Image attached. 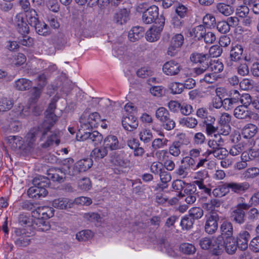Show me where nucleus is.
Returning a JSON list of instances; mask_svg holds the SVG:
<instances>
[{
	"label": "nucleus",
	"mask_w": 259,
	"mask_h": 259,
	"mask_svg": "<svg viewBox=\"0 0 259 259\" xmlns=\"http://www.w3.org/2000/svg\"><path fill=\"white\" fill-rule=\"evenodd\" d=\"M81 172L77 166V163L64 169L56 168H51L48 170V175L53 181L63 182L66 178V175L76 176Z\"/></svg>",
	"instance_id": "f257e3e1"
},
{
	"label": "nucleus",
	"mask_w": 259,
	"mask_h": 259,
	"mask_svg": "<svg viewBox=\"0 0 259 259\" xmlns=\"http://www.w3.org/2000/svg\"><path fill=\"white\" fill-rule=\"evenodd\" d=\"M223 241L222 235L212 237H203L199 241V244L201 248L205 250H209L212 254L220 255L221 251V243Z\"/></svg>",
	"instance_id": "f03ea898"
},
{
	"label": "nucleus",
	"mask_w": 259,
	"mask_h": 259,
	"mask_svg": "<svg viewBox=\"0 0 259 259\" xmlns=\"http://www.w3.org/2000/svg\"><path fill=\"white\" fill-rule=\"evenodd\" d=\"M241 202L238 203L235 206L231 208L230 210V218L231 221L235 224L242 225L246 221V211L249 209L246 205V202L243 200V197H240Z\"/></svg>",
	"instance_id": "7ed1b4c3"
},
{
	"label": "nucleus",
	"mask_w": 259,
	"mask_h": 259,
	"mask_svg": "<svg viewBox=\"0 0 259 259\" xmlns=\"http://www.w3.org/2000/svg\"><path fill=\"white\" fill-rule=\"evenodd\" d=\"M50 130L46 126V123H42L38 126L31 128L25 137V142L28 147H32L37 137H40V140L42 141Z\"/></svg>",
	"instance_id": "20e7f679"
},
{
	"label": "nucleus",
	"mask_w": 259,
	"mask_h": 259,
	"mask_svg": "<svg viewBox=\"0 0 259 259\" xmlns=\"http://www.w3.org/2000/svg\"><path fill=\"white\" fill-rule=\"evenodd\" d=\"M100 115L97 112L90 114L88 111H84L79 118L80 127L79 130L84 131L96 127L100 120Z\"/></svg>",
	"instance_id": "39448f33"
},
{
	"label": "nucleus",
	"mask_w": 259,
	"mask_h": 259,
	"mask_svg": "<svg viewBox=\"0 0 259 259\" xmlns=\"http://www.w3.org/2000/svg\"><path fill=\"white\" fill-rule=\"evenodd\" d=\"M29 108H23L21 112H16L12 111L7 117V123H6L8 126V129L11 132H18L21 128V123L18 120V115L27 116L29 114Z\"/></svg>",
	"instance_id": "423d86ee"
},
{
	"label": "nucleus",
	"mask_w": 259,
	"mask_h": 259,
	"mask_svg": "<svg viewBox=\"0 0 259 259\" xmlns=\"http://www.w3.org/2000/svg\"><path fill=\"white\" fill-rule=\"evenodd\" d=\"M165 23V18L163 15H160L157 20L156 25L151 27L146 33L145 37L148 41L154 42L157 41L160 36Z\"/></svg>",
	"instance_id": "0eeeda50"
},
{
	"label": "nucleus",
	"mask_w": 259,
	"mask_h": 259,
	"mask_svg": "<svg viewBox=\"0 0 259 259\" xmlns=\"http://www.w3.org/2000/svg\"><path fill=\"white\" fill-rule=\"evenodd\" d=\"M220 217L216 211H212L206 215L204 231L208 234L212 235L216 232L218 228Z\"/></svg>",
	"instance_id": "6e6552de"
},
{
	"label": "nucleus",
	"mask_w": 259,
	"mask_h": 259,
	"mask_svg": "<svg viewBox=\"0 0 259 259\" xmlns=\"http://www.w3.org/2000/svg\"><path fill=\"white\" fill-rule=\"evenodd\" d=\"M76 136L80 138V140H88L89 142L93 144L95 146L101 143L103 140L102 135L96 131L90 132L79 130Z\"/></svg>",
	"instance_id": "1a4fd4ad"
},
{
	"label": "nucleus",
	"mask_w": 259,
	"mask_h": 259,
	"mask_svg": "<svg viewBox=\"0 0 259 259\" xmlns=\"http://www.w3.org/2000/svg\"><path fill=\"white\" fill-rule=\"evenodd\" d=\"M57 100L53 98L45 112V118L42 123H46V126L52 129L58 120V117L55 114Z\"/></svg>",
	"instance_id": "9d476101"
},
{
	"label": "nucleus",
	"mask_w": 259,
	"mask_h": 259,
	"mask_svg": "<svg viewBox=\"0 0 259 259\" xmlns=\"http://www.w3.org/2000/svg\"><path fill=\"white\" fill-rule=\"evenodd\" d=\"M15 244L18 247H24L31 242L30 236L26 233L24 229L15 228L13 234Z\"/></svg>",
	"instance_id": "9b49d317"
},
{
	"label": "nucleus",
	"mask_w": 259,
	"mask_h": 259,
	"mask_svg": "<svg viewBox=\"0 0 259 259\" xmlns=\"http://www.w3.org/2000/svg\"><path fill=\"white\" fill-rule=\"evenodd\" d=\"M197 188L195 186V184L190 183L186 184V186L184 190V193L180 192L178 196L179 197L184 198L185 201L188 204H192L196 200Z\"/></svg>",
	"instance_id": "f8f14e48"
},
{
	"label": "nucleus",
	"mask_w": 259,
	"mask_h": 259,
	"mask_svg": "<svg viewBox=\"0 0 259 259\" xmlns=\"http://www.w3.org/2000/svg\"><path fill=\"white\" fill-rule=\"evenodd\" d=\"M184 38L182 34H176L170 40L167 54L171 57L176 56L184 44Z\"/></svg>",
	"instance_id": "ddd939ff"
},
{
	"label": "nucleus",
	"mask_w": 259,
	"mask_h": 259,
	"mask_svg": "<svg viewBox=\"0 0 259 259\" xmlns=\"http://www.w3.org/2000/svg\"><path fill=\"white\" fill-rule=\"evenodd\" d=\"M181 65L175 60H171L164 64L162 67L163 73L167 75H178L182 70Z\"/></svg>",
	"instance_id": "4468645a"
},
{
	"label": "nucleus",
	"mask_w": 259,
	"mask_h": 259,
	"mask_svg": "<svg viewBox=\"0 0 259 259\" xmlns=\"http://www.w3.org/2000/svg\"><path fill=\"white\" fill-rule=\"evenodd\" d=\"M158 8L155 5L150 6L149 9L142 14V21L145 24H151L153 22L156 23L158 17Z\"/></svg>",
	"instance_id": "2eb2a0df"
},
{
	"label": "nucleus",
	"mask_w": 259,
	"mask_h": 259,
	"mask_svg": "<svg viewBox=\"0 0 259 259\" xmlns=\"http://www.w3.org/2000/svg\"><path fill=\"white\" fill-rule=\"evenodd\" d=\"M221 251H220V254H221L224 250H225L226 252L229 254H234L238 246L236 241V239L234 237H223V241L221 243Z\"/></svg>",
	"instance_id": "dca6fc26"
},
{
	"label": "nucleus",
	"mask_w": 259,
	"mask_h": 259,
	"mask_svg": "<svg viewBox=\"0 0 259 259\" xmlns=\"http://www.w3.org/2000/svg\"><path fill=\"white\" fill-rule=\"evenodd\" d=\"M187 141L185 139V135H180L178 139L172 143L168 148L169 153L174 157H179L181 154V149L184 144H186Z\"/></svg>",
	"instance_id": "f3484780"
},
{
	"label": "nucleus",
	"mask_w": 259,
	"mask_h": 259,
	"mask_svg": "<svg viewBox=\"0 0 259 259\" xmlns=\"http://www.w3.org/2000/svg\"><path fill=\"white\" fill-rule=\"evenodd\" d=\"M203 125L205 127V132L209 136H212L215 138L220 137L219 133L216 134L218 131V127L215 126V118L211 116H209L203 121Z\"/></svg>",
	"instance_id": "a211bd4d"
},
{
	"label": "nucleus",
	"mask_w": 259,
	"mask_h": 259,
	"mask_svg": "<svg viewBox=\"0 0 259 259\" xmlns=\"http://www.w3.org/2000/svg\"><path fill=\"white\" fill-rule=\"evenodd\" d=\"M122 125L125 130L132 131L137 128L138 121L134 115L131 113H126L122 117Z\"/></svg>",
	"instance_id": "6ab92c4d"
},
{
	"label": "nucleus",
	"mask_w": 259,
	"mask_h": 259,
	"mask_svg": "<svg viewBox=\"0 0 259 259\" xmlns=\"http://www.w3.org/2000/svg\"><path fill=\"white\" fill-rule=\"evenodd\" d=\"M15 25L17 31L21 35L28 34L29 28L25 21L23 14L19 13L15 17Z\"/></svg>",
	"instance_id": "aec40b11"
},
{
	"label": "nucleus",
	"mask_w": 259,
	"mask_h": 259,
	"mask_svg": "<svg viewBox=\"0 0 259 259\" xmlns=\"http://www.w3.org/2000/svg\"><path fill=\"white\" fill-rule=\"evenodd\" d=\"M130 10L123 8L116 11L113 16V21L118 25L126 23L130 20Z\"/></svg>",
	"instance_id": "412c9836"
},
{
	"label": "nucleus",
	"mask_w": 259,
	"mask_h": 259,
	"mask_svg": "<svg viewBox=\"0 0 259 259\" xmlns=\"http://www.w3.org/2000/svg\"><path fill=\"white\" fill-rule=\"evenodd\" d=\"M250 237V234L248 231H240L237 235L236 239H235L238 248L242 251L246 250L248 246V242Z\"/></svg>",
	"instance_id": "4be33fe9"
},
{
	"label": "nucleus",
	"mask_w": 259,
	"mask_h": 259,
	"mask_svg": "<svg viewBox=\"0 0 259 259\" xmlns=\"http://www.w3.org/2000/svg\"><path fill=\"white\" fill-rule=\"evenodd\" d=\"M191 61L194 63H199L201 66H209L210 61V55L198 53H193L190 57Z\"/></svg>",
	"instance_id": "5701e85b"
},
{
	"label": "nucleus",
	"mask_w": 259,
	"mask_h": 259,
	"mask_svg": "<svg viewBox=\"0 0 259 259\" xmlns=\"http://www.w3.org/2000/svg\"><path fill=\"white\" fill-rule=\"evenodd\" d=\"M49 132H50L51 134L48 137L46 141L42 144L41 146L42 148H47L52 146L54 144L58 146L60 143V138L62 135L60 131L55 130L53 132L50 131Z\"/></svg>",
	"instance_id": "b1692460"
},
{
	"label": "nucleus",
	"mask_w": 259,
	"mask_h": 259,
	"mask_svg": "<svg viewBox=\"0 0 259 259\" xmlns=\"http://www.w3.org/2000/svg\"><path fill=\"white\" fill-rule=\"evenodd\" d=\"M7 144L13 150H17L23 148L24 141L19 136H10L5 138Z\"/></svg>",
	"instance_id": "393cba45"
},
{
	"label": "nucleus",
	"mask_w": 259,
	"mask_h": 259,
	"mask_svg": "<svg viewBox=\"0 0 259 259\" xmlns=\"http://www.w3.org/2000/svg\"><path fill=\"white\" fill-rule=\"evenodd\" d=\"M228 184L230 189L237 194H242L246 192L250 187L249 183L247 182L242 183L230 182Z\"/></svg>",
	"instance_id": "a878e982"
},
{
	"label": "nucleus",
	"mask_w": 259,
	"mask_h": 259,
	"mask_svg": "<svg viewBox=\"0 0 259 259\" xmlns=\"http://www.w3.org/2000/svg\"><path fill=\"white\" fill-rule=\"evenodd\" d=\"M32 227L33 229L40 232L47 231L51 228L49 222L42 218L33 219Z\"/></svg>",
	"instance_id": "bb28decb"
},
{
	"label": "nucleus",
	"mask_w": 259,
	"mask_h": 259,
	"mask_svg": "<svg viewBox=\"0 0 259 259\" xmlns=\"http://www.w3.org/2000/svg\"><path fill=\"white\" fill-rule=\"evenodd\" d=\"M104 146L107 150H115L121 148L117 138L113 135L108 136L104 139Z\"/></svg>",
	"instance_id": "cd10ccee"
},
{
	"label": "nucleus",
	"mask_w": 259,
	"mask_h": 259,
	"mask_svg": "<svg viewBox=\"0 0 259 259\" xmlns=\"http://www.w3.org/2000/svg\"><path fill=\"white\" fill-rule=\"evenodd\" d=\"M73 205V201L67 198H59L55 199L52 202L53 207L60 209L71 208Z\"/></svg>",
	"instance_id": "c85d7f7f"
},
{
	"label": "nucleus",
	"mask_w": 259,
	"mask_h": 259,
	"mask_svg": "<svg viewBox=\"0 0 259 259\" xmlns=\"http://www.w3.org/2000/svg\"><path fill=\"white\" fill-rule=\"evenodd\" d=\"M144 29L140 26L133 27L128 32V37L132 42H135L141 39L144 35Z\"/></svg>",
	"instance_id": "c756f323"
},
{
	"label": "nucleus",
	"mask_w": 259,
	"mask_h": 259,
	"mask_svg": "<svg viewBox=\"0 0 259 259\" xmlns=\"http://www.w3.org/2000/svg\"><path fill=\"white\" fill-rule=\"evenodd\" d=\"M258 131L257 127L251 123L246 124L242 130L241 134L245 139H250L253 137Z\"/></svg>",
	"instance_id": "7c9ffc66"
},
{
	"label": "nucleus",
	"mask_w": 259,
	"mask_h": 259,
	"mask_svg": "<svg viewBox=\"0 0 259 259\" xmlns=\"http://www.w3.org/2000/svg\"><path fill=\"white\" fill-rule=\"evenodd\" d=\"M247 107L242 105L236 107L234 110V116L240 119H246L250 117V111Z\"/></svg>",
	"instance_id": "2f4dec72"
},
{
	"label": "nucleus",
	"mask_w": 259,
	"mask_h": 259,
	"mask_svg": "<svg viewBox=\"0 0 259 259\" xmlns=\"http://www.w3.org/2000/svg\"><path fill=\"white\" fill-rule=\"evenodd\" d=\"M206 30V28L203 25H199L190 30V36L193 37L195 40H200L203 39Z\"/></svg>",
	"instance_id": "473e14b6"
},
{
	"label": "nucleus",
	"mask_w": 259,
	"mask_h": 259,
	"mask_svg": "<svg viewBox=\"0 0 259 259\" xmlns=\"http://www.w3.org/2000/svg\"><path fill=\"white\" fill-rule=\"evenodd\" d=\"M221 235L222 237H233V227L232 222L224 221L220 227Z\"/></svg>",
	"instance_id": "72a5a7b5"
},
{
	"label": "nucleus",
	"mask_w": 259,
	"mask_h": 259,
	"mask_svg": "<svg viewBox=\"0 0 259 259\" xmlns=\"http://www.w3.org/2000/svg\"><path fill=\"white\" fill-rule=\"evenodd\" d=\"M47 187H40L34 186L30 187L28 190V194L29 197H35L37 196L39 197L40 196L45 197L48 194V191L46 190Z\"/></svg>",
	"instance_id": "f704fd0d"
},
{
	"label": "nucleus",
	"mask_w": 259,
	"mask_h": 259,
	"mask_svg": "<svg viewBox=\"0 0 259 259\" xmlns=\"http://www.w3.org/2000/svg\"><path fill=\"white\" fill-rule=\"evenodd\" d=\"M31 26L35 28L36 32L39 35L47 36L50 34V29L44 22H40L38 20L35 25Z\"/></svg>",
	"instance_id": "c9c22d12"
},
{
	"label": "nucleus",
	"mask_w": 259,
	"mask_h": 259,
	"mask_svg": "<svg viewBox=\"0 0 259 259\" xmlns=\"http://www.w3.org/2000/svg\"><path fill=\"white\" fill-rule=\"evenodd\" d=\"M32 85L31 81L26 78H22L15 81L14 87L18 91H26L30 89Z\"/></svg>",
	"instance_id": "e433bc0d"
},
{
	"label": "nucleus",
	"mask_w": 259,
	"mask_h": 259,
	"mask_svg": "<svg viewBox=\"0 0 259 259\" xmlns=\"http://www.w3.org/2000/svg\"><path fill=\"white\" fill-rule=\"evenodd\" d=\"M222 204V202L220 200L216 198H212L209 200L208 202L203 203L202 204V207L206 211H209L210 212L215 211V208H219Z\"/></svg>",
	"instance_id": "4c0bfd02"
},
{
	"label": "nucleus",
	"mask_w": 259,
	"mask_h": 259,
	"mask_svg": "<svg viewBox=\"0 0 259 259\" xmlns=\"http://www.w3.org/2000/svg\"><path fill=\"white\" fill-rule=\"evenodd\" d=\"M48 177L42 176H38L34 178L32 181L33 185L40 187H48L50 184V179H52L48 175V170L47 171Z\"/></svg>",
	"instance_id": "58836bf2"
},
{
	"label": "nucleus",
	"mask_w": 259,
	"mask_h": 259,
	"mask_svg": "<svg viewBox=\"0 0 259 259\" xmlns=\"http://www.w3.org/2000/svg\"><path fill=\"white\" fill-rule=\"evenodd\" d=\"M215 8L218 12L226 16L231 15L234 12V9L232 6L224 3H218Z\"/></svg>",
	"instance_id": "ea45409f"
},
{
	"label": "nucleus",
	"mask_w": 259,
	"mask_h": 259,
	"mask_svg": "<svg viewBox=\"0 0 259 259\" xmlns=\"http://www.w3.org/2000/svg\"><path fill=\"white\" fill-rule=\"evenodd\" d=\"M113 54L114 56L122 60H125L127 58L126 47L124 45L115 46L114 49Z\"/></svg>",
	"instance_id": "a19ab883"
},
{
	"label": "nucleus",
	"mask_w": 259,
	"mask_h": 259,
	"mask_svg": "<svg viewBox=\"0 0 259 259\" xmlns=\"http://www.w3.org/2000/svg\"><path fill=\"white\" fill-rule=\"evenodd\" d=\"M228 186V183H226L222 185L218 186L213 190L212 192V195L215 197H221L225 196L230 191V188Z\"/></svg>",
	"instance_id": "79ce46f5"
},
{
	"label": "nucleus",
	"mask_w": 259,
	"mask_h": 259,
	"mask_svg": "<svg viewBox=\"0 0 259 259\" xmlns=\"http://www.w3.org/2000/svg\"><path fill=\"white\" fill-rule=\"evenodd\" d=\"M243 49L241 45H236L230 51V58L231 61H237L241 58Z\"/></svg>",
	"instance_id": "37998d69"
},
{
	"label": "nucleus",
	"mask_w": 259,
	"mask_h": 259,
	"mask_svg": "<svg viewBox=\"0 0 259 259\" xmlns=\"http://www.w3.org/2000/svg\"><path fill=\"white\" fill-rule=\"evenodd\" d=\"M179 123L183 126L193 128L197 125L198 121L195 118L188 117L180 118Z\"/></svg>",
	"instance_id": "c03bdc74"
},
{
	"label": "nucleus",
	"mask_w": 259,
	"mask_h": 259,
	"mask_svg": "<svg viewBox=\"0 0 259 259\" xmlns=\"http://www.w3.org/2000/svg\"><path fill=\"white\" fill-rule=\"evenodd\" d=\"M77 166L81 172H84L89 169L93 165V160L91 158L82 159L76 162Z\"/></svg>",
	"instance_id": "a18cd8bd"
},
{
	"label": "nucleus",
	"mask_w": 259,
	"mask_h": 259,
	"mask_svg": "<svg viewBox=\"0 0 259 259\" xmlns=\"http://www.w3.org/2000/svg\"><path fill=\"white\" fill-rule=\"evenodd\" d=\"M190 170L184 164L179 165L178 167L174 171V174L181 179H185L188 177Z\"/></svg>",
	"instance_id": "49530a36"
},
{
	"label": "nucleus",
	"mask_w": 259,
	"mask_h": 259,
	"mask_svg": "<svg viewBox=\"0 0 259 259\" xmlns=\"http://www.w3.org/2000/svg\"><path fill=\"white\" fill-rule=\"evenodd\" d=\"M33 222V218L24 213L19 214L18 217V223L22 226H32Z\"/></svg>",
	"instance_id": "de8ad7c7"
},
{
	"label": "nucleus",
	"mask_w": 259,
	"mask_h": 259,
	"mask_svg": "<svg viewBox=\"0 0 259 259\" xmlns=\"http://www.w3.org/2000/svg\"><path fill=\"white\" fill-rule=\"evenodd\" d=\"M25 16L27 18L28 24L31 26L36 24V22L38 20V15L36 11L31 9L28 11L25 12Z\"/></svg>",
	"instance_id": "09e8293b"
},
{
	"label": "nucleus",
	"mask_w": 259,
	"mask_h": 259,
	"mask_svg": "<svg viewBox=\"0 0 259 259\" xmlns=\"http://www.w3.org/2000/svg\"><path fill=\"white\" fill-rule=\"evenodd\" d=\"M93 236V232L90 230L79 231L76 234V239L79 241H86Z\"/></svg>",
	"instance_id": "8fccbe9b"
},
{
	"label": "nucleus",
	"mask_w": 259,
	"mask_h": 259,
	"mask_svg": "<svg viewBox=\"0 0 259 259\" xmlns=\"http://www.w3.org/2000/svg\"><path fill=\"white\" fill-rule=\"evenodd\" d=\"M219 138L218 140L212 139L209 140L208 141L207 144L209 147V149H207L206 151L207 155H210L209 152L214 151L221 146V143L223 142V140L221 138V136Z\"/></svg>",
	"instance_id": "3c124183"
},
{
	"label": "nucleus",
	"mask_w": 259,
	"mask_h": 259,
	"mask_svg": "<svg viewBox=\"0 0 259 259\" xmlns=\"http://www.w3.org/2000/svg\"><path fill=\"white\" fill-rule=\"evenodd\" d=\"M108 150L103 145V147L95 148L91 152V156L96 158L102 159L107 155Z\"/></svg>",
	"instance_id": "603ef678"
},
{
	"label": "nucleus",
	"mask_w": 259,
	"mask_h": 259,
	"mask_svg": "<svg viewBox=\"0 0 259 259\" xmlns=\"http://www.w3.org/2000/svg\"><path fill=\"white\" fill-rule=\"evenodd\" d=\"M204 214V211L202 207H194L191 208L189 211V215L194 220H198L202 217Z\"/></svg>",
	"instance_id": "864d4df0"
},
{
	"label": "nucleus",
	"mask_w": 259,
	"mask_h": 259,
	"mask_svg": "<svg viewBox=\"0 0 259 259\" xmlns=\"http://www.w3.org/2000/svg\"><path fill=\"white\" fill-rule=\"evenodd\" d=\"M209 154H213L215 158L221 160L225 159L229 154L226 149L221 146L214 151L209 152Z\"/></svg>",
	"instance_id": "5fc2aeb1"
},
{
	"label": "nucleus",
	"mask_w": 259,
	"mask_h": 259,
	"mask_svg": "<svg viewBox=\"0 0 259 259\" xmlns=\"http://www.w3.org/2000/svg\"><path fill=\"white\" fill-rule=\"evenodd\" d=\"M209 68L213 72L214 74L221 72L224 69V65L221 61L217 60V61H210L209 64Z\"/></svg>",
	"instance_id": "6e6d98bb"
},
{
	"label": "nucleus",
	"mask_w": 259,
	"mask_h": 259,
	"mask_svg": "<svg viewBox=\"0 0 259 259\" xmlns=\"http://www.w3.org/2000/svg\"><path fill=\"white\" fill-rule=\"evenodd\" d=\"M192 183L193 184H195V186L196 187V186H197L202 192H204L209 196H211L212 193L211 190L204 184V181L202 178H201L199 180L194 181Z\"/></svg>",
	"instance_id": "4d7b16f0"
},
{
	"label": "nucleus",
	"mask_w": 259,
	"mask_h": 259,
	"mask_svg": "<svg viewBox=\"0 0 259 259\" xmlns=\"http://www.w3.org/2000/svg\"><path fill=\"white\" fill-rule=\"evenodd\" d=\"M194 223V220L188 216L183 217L181 221V226L183 230H188L191 229Z\"/></svg>",
	"instance_id": "13d9d810"
},
{
	"label": "nucleus",
	"mask_w": 259,
	"mask_h": 259,
	"mask_svg": "<svg viewBox=\"0 0 259 259\" xmlns=\"http://www.w3.org/2000/svg\"><path fill=\"white\" fill-rule=\"evenodd\" d=\"M238 102L236 98H226L224 100V108L226 110H231L234 108Z\"/></svg>",
	"instance_id": "bf43d9fd"
},
{
	"label": "nucleus",
	"mask_w": 259,
	"mask_h": 259,
	"mask_svg": "<svg viewBox=\"0 0 259 259\" xmlns=\"http://www.w3.org/2000/svg\"><path fill=\"white\" fill-rule=\"evenodd\" d=\"M13 106V102L7 98L0 99V113L10 110Z\"/></svg>",
	"instance_id": "052dcab7"
},
{
	"label": "nucleus",
	"mask_w": 259,
	"mask_h": 259,
	"mask_svg": "<svg viewBox=\"0 0 259 259\" xmlns=\"http://www.w3.org/2000/svg\"><path fill=\"white\" fill-rule=\"evenodd\" d=\"M169 115L167 110L164 107L158 108L155 112V116L160 122L165 119Z\"/></svg>",
	"instance_id": "680f3d73"
},
{
	"label": "nucleus",
	"mask_w": 259,
	"mask_h": 259,
	"mask_svg": "<svg viewBox=\"0 0 259 259\" xmlns=\"http://www.w3.org/2000/svg\"><path fill=\"white\" fill-rule=\"evenodd\" d=\"M180 250L183 253L187 254H192L195 253L196 251V248L192 244L184 243L182 244L180 247Z\"/></svg>",
	"instance_id": "e2e57ef3"
},
{
	"label": "nucleus",
	"mask_w": 259,
	"mask_h": 259,
	"mask_svg": "<svg viewBox=\"0 0 259 259\" xmlns=\"http://www.w3.org/2000/svg\"><path fill=\"white\" fill-rule=\"evenodd\" d=\"M168 88L172 94H179L183 92L184 86L182 83L175 82L170 83Z\"/></svg>",
	"instance_id": "0e129e2a"
},
{
	"label": "nucleus",
	"mask_w": 259,
	"mask_h": 259,
	"mask_svg": "<svg viewBox=\"0 0 259 259\" xmlns=\"http://www.w3.org/2000/svg\"><path fill=\"white\" fill-rule=\"evenodd\" d=\"M259 175V168L256 167L248 168L245 170L243 175L246 179L254 178Z\"/></svg>",
	"instance_id": "69168bd1"
},
{
	"label": "nucleus",
	"mask_w": 259,
	"mask_h": 259,
	"mask_svg": "<svg viewBox=\"0 0 259 259\" xmlns=\"http://www.w3.org/2000/svg\"><path fill=\"white\" fill-rule=\"evenodd\" d=\"M181 163L184 164L190 170L191 169L194 170L196 162L193 158L186 156L181 160Z\"/></svg>",
	"instance_id": "338daca9"
},
{
	"label": "nucleus",
	"mask_w": 259,
	"mask_h": 259,
	"mask_svg": "<svg viewBox=\"0 0 259 259\" xmlns=\"http://www.w3.org/2000/svg\"><path fill=\"white\" fill-rule=\"evenodd\" d=\"M248 209L252 206H257L259 205V191L254 193L249 200V202L246 203Z\"/></svg>",
	"instance_id": "774afa93"
}]
</instances>
